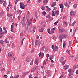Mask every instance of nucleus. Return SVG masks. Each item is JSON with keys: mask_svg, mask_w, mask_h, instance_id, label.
Instances as JSON below:
<instances>
[{"mask_svg": "<svg viewBox=\"0 0 78 78\" xmlns=\"http://www.w3.org/2000/svg\"><path fill=\"white\" fill-rule=\"evenodd\" d=\"M66 34H62L59 35V42H62V39L66 37Z\"/></svg>", "mask_w": 78, "mask_h": 78, "instance_id": "obj_1", "label": "nucleus"}, {"mask_svg": "<svg viewBox=\"0 0 78 78\" xmlns=\"http://www.w3.org/2000/svg\"><path fill=\"white\" fill-rule=\"evenodd\" d=\"M37 69H38V66H36L31 69V71L34 72L35 71H36V70H37Z\"/></svg>", "mask_w": 78, "mask_h": 78, "instance_id": "obj_2", "label": "nucleus"}, {"mask_svg": "<svg viewBox=\"0 0 78 78\" xmlns=\"http://www.w3.org/2000/svg\"><path fill=\"white\" fill-rule=\"evenodd\" d=\"M20 8H21V9H25V5L23 3H21L20 4Z\"/></svg>", "mask_w": 78, "mask_h": 78, "instance_id": "obj_3", "label": "nucleus"}, {"mask_svg": "<svg viewBox=\"0 0 78 78\" xmlns=\"http://www.w3.org/2000/svg\"><path fill=\"white\" fill-rule=\"evenodd\" d=\"M35 42L36 45H37V44L41 45V42L38 40L35 41Z\"/></svg>", "mask_w": 78, "mask_h": 78, "instance_id": "obj_4", "label": "nucleus"}, {"mask_svg": "<svg viewBox=\"0 0 78 78\" xmlns=\"http://www.w3.org/2000/svg\"><path fill=\"white\" fill-rule=\"evenodd\" d=\"M32 19H33V17H32L31 19L30 20H27V22L29 24V25H30V24H31V22H32Z\"/></svg>", "mask_w": 78, "mask_h": 78, "instance_id": "obj_5", "label": "nucleus"}, {"mask_svg": "<svg viewBox=\"0 0 78 78\" xmlns=\"http://www.w3.org/2000/svg\"><path fill=\"white\" fill-rule=\"evenodd\" d=\"M64 32V29H59L58 31V33H62Z\"/></svg>", "mask_w": 78, "mask_h": 78, "instance_id": "obj_6", "label": "nucleus"}, {"mask_svg": "<svg viewBox=\"0 0 78 78\" xmlns=\"http://www.w3.org/2000/svg\"><path fill=\"white\" fill-rule=\"evenodd\" d=\"M29 26V24L27 23H26L25 25V28L26 30H27L28 28V27Z\"/></svg>", "mask_w": 78, "mask_h": 78, "instance_id": "obj_7", "label": "nucleus"}, {"mask_svg": "<svg viewBox=\"0 0 78 78\" xmlns=\"http://www.w3.org/2000/svg\"><path fill=\"white\" fill-rule=\"evenodd\" d=\"M29 72H27L23 73L22 75V77H24L25 76H26V75H27V74Z\"/></svg>", "mask_w": 78, "mask_h": 78, "instance_id": "obj_8", "label": "nucleus"}, {"mask_svg": "<svg viewBox=\"0 0 78 78\" xmlns=\"http://www.w3.org/2000/svg\"><path fill=\"white\" fill-rule=\"evenodd\" d=\"M31 60V57H27L26 59V61L27 62H29Z\"/></svg>", "mask_w": 78, "mask_h": 78, "instance_id": "obj_9", "label": "nucleus"}, {"mask_svg": "<svg viewBox=\"0 0 78 78\" xmlns=\"http://www.w3.org/2000/svg\"><path fill=\"white\" fill-rule=\"evenodd\" d=\"M48 2V0H44L43 3L44 5H47V3Z\"/></svg>", "mask_w": 78, "mask_h": 78, "instance_id": "obj_10", "label": "nucleus"}, {"mask_svg": "<svg viewBox=\"0 0 78 78\" xmlns=\"http://www.w3.org/2000/svg\"><path fill=\"white\" fill-rule=\"evenodd\" d=\"M53 50L54 51H57V50H58V47H57L56 45L55 46L54 49H53Z\"/></svg>", "mask_w": 78, "mask_h": 78, "instance_id": "obj_11", "label": "nucleus"}, {"mask_svg": "<svg viewBox=\"0 0 78 78\" xmlns=\"http://www.w3.org/2000/svg\"><path fill=\"white\" fill-rule=\"evenodd\" d=\"M0 44H1L2 46H4V41L2 40H0Z\"/></svg>", "mask_w": 78, "mask_h": 78, "instance_id": "obj_12", "label": "nucleus"}, {"mask_svg": "<svg viewBox=\"0 0 78 78\" xmlns=\"http://www.w3.org/2000/svg\"><path fill=\"white\" fill-rule=\"evenodd\" d=\"M8 56L9 57H11L12 56V52H9L8 53Z\"/></svg>", "mask_w": 78, "mask_h": 78, "instance_id": "obj_13", "label": "nucleus"}, {"mask_svg": "<svg viewBox=\"0 0 78 78\" xmlns=\"http://www.w3.org/2000/svg\"><path fill=\"white\" fill-rule=\"evenodd\" d=\"M69 66L67 65L66 66H64V70H67V69L69 68Z\"/></svg>", "mask_w": 78, "mask_h": 78, "instance_id": "obj_14", "label": "nucleus"}, {"mask_svg": "<svg viewBox=\"0 0 78 78\" xmlns=\"http://www.w3.org/2000/svg\"><path fill=\"white\" fill-rule=\"evenodd\" d=\"M56 5V3L55 2H54L52 4V5H51V7H53V6H55Z\"/></svg>", "mask_w": 78, "mask_h": 78, "instance_id": "obj_15", "label": "nucleus"}, {"mask_svg": "<svg viewBox=\"0 0 78 78\" xmlns=\"http://www.w3.org/2000/svg\"><path fill=\"white\" fill-rule=\"evenodd\" d=\"M25 21H26L25 19V17L24 16L23 20H22L21 21V23H25Z\"/></svg>", "mask_w": 78, "mask_h": 78, "instance_id": "obj_16", "label": "nucleus"}, {"mask_svg": "<svg viewBox=\"0 0 78 78\" xmlns=\"http://www.w3.org/2000/svg\"><path fill=\"white\" fill-rule=\"evenodd\" d=\"M39 57H42L44 56V53H42L41 52H40V53L38 54Z\"/></svg>", "mask_w": 78, "mask_h": 78, "instance_id": "obj_17", "label": "nucleus"}, {"mask_svg": "<svg viewBox=\"0 0 78 78\" xmlns=\"http://www.w3.org/2000/svg\"><path fill=\"white\" fill-rule=\"evenodd\" d=\"M74 14V12L73 11H71L70 12V15L71 16H73Z\"/></svg>", "mask_w": 78, "mask_h": 78, "instance_id": "obj_18", "label": "nucleus"}, {"mask_svg": "<svg viewBox=\"0 0 78 78\" xmlns=\"http://www.w3.org/2000/svg\"><path fill=\"white\" fill-rule=\"evenodd\" d=\"M74 72V71H73L69 72V76H70V75H72L73 74Z\"/></svg>", "mask_w": 78, "mask_h": 78, "instance_id": "obj_19", "label": "nucleus"}, {"mask_svg": "<svg viewBox=\"0 0 78 78\" xmlns=\"http://www.w3.org/2000/svg\"><path fill=\"white\" fill-rule=\"evenodd\" d=\"M55 12L56 16H58V15H59V12L57 11H55Z\"/></svg>", "mask_w": 78, "mask_h": 78, "instance_id": "obj_20", "label": "nucleus"}, {"mask_svg": "<svg viewBox=\"0 0 78 78\" xmlns=\"http://www.w3.org/2000/svg\"><path fill=\"white\" fill-rule=\"evenodd\" d=\"M30 18V15H28L26 16V19L27 20H28Z\"/></svg>", "mask_w": 78, "mask_h": 78, "instance_id": "obj_21", "label": "nucleus"}, {"mask_svg": "<svg viewBox=\"0 0 78 78\" xmlns=\"http://www.w3.org/2000/svg\"><path fill=\"white\" fill-rule=\"evenodd\" d=\"M7 4V3H6V1H5L3 3V6H6Z\"/></svg>", "mask_w": 78, "mask_h": 78, "instance_id": "obj_22", "label": "nucleus"}, {"mask_svg": "<svg viewBox=\"0 0 78 78\" xmlns=\"http://www.w3.org/2000/svg\"><path fill=\"white\" fill-rule=\"evenodd\" d=\"M64 60V58L63 57H62L60 59V61L61 62H62V61H63Z\"/></svg>", "mask_w": 78, "mask_h": 78, "instance_id": "obj_23", "label": "nucleus"}, {"mask_svg": "<svg viewBox=\"0 0 78 78\" xmlns=\"http://www.w3.org/2000/svg\"><path fill=\"white\" fill-rule=\"evenodd\" d=\"M35 64H36L37 65V64H38V60H37V59L36 60Z\"/></svg>", "mask_w": 78, "mask_h": 78, "instance_id": "obj_24", "label": "nucleus"}, {"mask_svg": "<svg viewBox=\"0 0 78 78\" xmlns=\"http://www.w3.org/2000/svg\"><path fill=\"white\" fill-rule=\"evenodd\" d=\"M78 68V66L74 65L73 67L74 69H77Z\"/></svg>", "mask_w": 78, "mask_h": 78, "instance_id": "obj_25", "label": "nucleus"}, {"mask_svg": "<svg viewBox=\"0 0 78 78\" xmlns=\"http://www.w3.org/2000/svg\"><path fill=\"white\" fill-rule=\"evenodd\" d=\"M59 5L60 6V8H63V4H59Z\"/></svg>", "mask_w": 78, "mask_h": 78, "instance_id": "obj_26", "label": "nucleus"}, {"mask_svg": "<svg viewBox=\"0 0 78 78\" xmlns=\"http://www.w3.org/2000/svg\"><path fill=\"white\" fill-rule=\"evenodd\" d=\"M63 47L64 48H66V43L64 42L63 43Z\"/></svg>", "mask_w": 78, "mask_h": 78, "instance_id": "obj_27", "label": "nucleus"}, {"mask_svg": "<svg viewBox=\"0 0 78 78\" xmlns=\"http://www.w3.org/2000/svg\"><path fill=\"white\" fill-rule=\"evenodd\" d=\"M72 45V42L70 41H69V47H70L71 45Z\"/></svg>", "mask_w": 78, "mask_h": 78, "instance_id": "obj_28", "label": "nucleus"}, {"mask_svg": "<svg viewBox=\"0 0 78 78\" xmlns=\"http://www.w3.org/2000/svg\"><path fill=\"white\" fill-rule=\"evenodd\" d=\"M22 23V28H23V27H24V26H25V23Z\"/></svg>", "mask_w": 78, "mask_h": 78, "instance_id": "obj_29", "label": "nucleus"}, {"mask_svg": "<svg viewBox=\"0 0 78 78\" xmlns=\"http://www.w3.org/2000/svg\"><path fill=\"white\" fill-rule=\"evenodd\" d=\"M36 26H34L33 28V31L34 32H35V30H36Z\"/></svg>", "mask_w": 78, "mask_h": 78, "instance_id": "obj_30", "label": "nucleus"}, {"mask_svg": "<svg viewBox=\"0 0 78 78\" xmlns=\"http://www.w3.org/2000/svg\"><path fill=\"white\" fill-rule=\"evenodd\" d=\"M77 6V5H76V4H75L73 5V7H74V8H76Z\"/></svg>", "mask_w": 78, "mask_h": 78, "instance_id": "obj_31", "label": "nucleus"}, {"mask_svg": "<svg viewBox=\"0 0 78 78\" xmlns=\"http://www.w3.org/2000/svg\"><path fill=\"white\" fill-rule=\"evenodd\" d=\"M48 32L49 34H51V33L50 32V29H48Z\"/></svg>", "mask_w": 78, "mask_h": 78, "instance_id": "obj_32", "label": "nucleus"}, {"mask_svg": "<svg viewBox=\"0 0 78 78\" xmlns=\"http://www.w3.org/2000/svg\"><path fill=\"white\" fill-rule=\"evenodd\" d=\"M52 12V16H55V13H54L53 11Z\"/></svg>", "mask_w": 78, "mask_h": 78, "instance_id": "obj_33", "label": "nucleus"}, {"mask_svg": "<svg viewBox=\"0 0 78 78\" xmlns=\"http://www.w3.org/2000/svg\"><path fill=\"white\" fill-rule=\"evenodd\" d=\"M59 21H58V20L56 22H55L54 23V25H57V24H58V22Z\"/></svg>", "mask_w": 78, "mask_h": 78, "instance_id": "obj_34", "label": "nucleus"}, {"mask_svg": "<svg viewBox=\"0 0 78 78\" xmlns=\"http://www.w3.org/2000/svg\"><path fill=\"white\" fill-rule=\"evenodd\" d=\"M75 23H76V21H74L73 23L72 24V25H74L75 24Z\"/></svg>", "mask_w": 78, "mask_h": 78, "instance_id": "obj_35", "label": "nucleus"}, {"mask_svg": "<svg viewBox=\"0 0 78 78\" xmlns=\"http://www.w3.org/2000/svg\"><path fill=\"white\" fill-rule=\"evenodd\" d=\"M25 39V38H24L22 40V42H21V45H22L23 44V41Z\"/></svg>", "mask_w": 78, "mask_h": 78, "instance_id": "obj_36", "label": "nucleus"}, {"mask_svg": "<svg viewBox=\"0 0 78 78\" xmlns=\"http://www.w3.org/2000/svg\"><path fill=\"white\" fill-rule=\"evenodd\" d=\"M29 32H31V31H33V29H32V28H30V29L29 30Z\"/></svg>", "mask_w": 78, "mask_h": 78, "instance_id": "obj_37", "label": "nucleus"}, {"mask_svg": "<svg viewBox=\"0 0 78 78\" xmlns=\"http://www.w3.org/2000/svg\"><path fill=\"white\" fill-rule=\"evenodd\" d=\"M35 16L36 18L37 19V13L36 12L35 13Z\"/></svg>", "mask_w": 78, "mask_h": 78, "instance_id": "obj_38", "label": "nucleus"}, {"mask_svg": "<svg viewBox=\"0 0 78 78\" xmlns=\"http://www.w3.org/2000/svg\"><path fill=\"white\" fill-rule=\"evenodd\" d=\"M44 48H45V46L42 47V48L40 49V50H42L43 51L44 50Z\"/></svg>", "mask_w": 78, "mask_h": 78, "instance_id": "obj_39", "label": "nucleus"}, {"mask_svg": "<svg viewBox=\"0 0 78 78\" xmlns=\"http://www.w3.org/2000/svg\"><path fill=\"white\" fill-rule=\"evenodd\" d=\"M11 31L13 33H14L15 31H14L13 28H11Z\"/></svg>", "mask_w": 78, "mask_h": 78, "instance_id": "obj_40", "label": "nucleus"}, {"mask_svg": "<svg viewBox=\"0 0 78 78\" xmlns=\"http://www.w3.org/2000/svg\"><path fill=\"white\" fill-rule=\"evenodd\" d=\"M46 18H48L49 20L50 19V16L48 15L46 16Z\"/></svg>", "mask_w": 78, "mask_h": 78, "instance_id": "obj_41", "label": "nucleus"}, {"mask_svg": "<svg viewBox=\"0 0 78 78\" xmlns=\"http://www.w3.org/2000/svg\"><path fill=\"white\" fill-rule=\"evenodd\" d=\"M44 27H45V25H42V26L41 29H43L44 30Z\"/></svg>", "mask_w": 78, "mask_h": 78, "instance_id": "obj_42", "label": "nucleus"}, {"mask_svg": "<svg viewBox=\"0 0 78 78\" xmlns=\"http://www.w3.org/2000/svg\"><path fill=\"white\" fill-rule=\"evenodd\" d=\"M65 62H66V61H63L62 62V66H63V65H64L65 64Z\"/></svg>", "mask_w": 78, "mask_h": 78, "instance_id": "obj_43", "label": "nucleus"}, {"mask_svg": "<svg viewBox=\"0 0 78 78\" xmlns=\"http://www.w3.org/2000/svg\"><path fill=\"white\" fill-rule=\"evenodd\" d=\"M42 13L43 16H45L46 14V12H43Z\"/></svg>", "mask_w": 78, "mask_h": 78, "instance_id": "obj_44", "label": "nucleus"}, {"mask_svg": "<svg viewBox=\"0 0 78 78\" xmlns=\"http://www.w3.org/2000/svg\"><path fill=\"white\" fill-rule=\"evenodd\" d=\"M41 9H42V10H44V9H45V7H43V6H41Z\"/></svg>", "mask_w": 78, "mask_h": 78, "instance_id": "obj_45", "label": "nucleus"}, {"mask_svg": "<svg viewBox=\"0 0 78 78\" xmlns=\"http://www.w3.org/2000/svg\"><path fill=\"white\" fill-rule=\"evenodd\" d=\"M33 61H34V60H32L30 64V65H32V64H33Z\"/></svg>", "mask_w": 78, "mask_h": 78, "instance_id": "obj_46", "label": "nucleus"}, {"mask_svg": "<svg viewBox=\"0 0 78 78\" xmlns=\"http://www.w3.org/2000/svg\"><path fill=\"white\" fill-rule=\"evenodd\" d=\"M44 29H41L39 30V31L40 32H42Z\"/></svg>", "mask_w": 78, "mask_h": 78, "instance_id": "obj_47", "label": "nucleus"}, {"mask_svg": "<svg viewBox=\"0 0 78 78\" xmlns=\"http://www.w3.org/2000/svg\"><path fill=\"white\" fill-rule=\"evenodd\" d=\"M19 75H16L14 76V78H18V77H19Z\"/></svg>", "mask_w": 78, "mask_h": 78, "instance_id": "obj_48", "label": "nucleus"}, {"mask_svg": "<svg viewBox=\"0 0 78 78\" xmlns=\"http://www.w3.org/2000/svg\"><path fill=\"white\" fill-rule=\"evenodd\" d=\"M3 3V1L0 0V3H1V4H2Z\"/></svg>", "mask_w": 78, "mask_h": 78, "instance_id": "obj_49", "label": "nucleus"}, {"mask_svg": "<svg viewBox=\"0 0 78 78\" xmlns=\"http://www.w3.org/2000/svg\"><path fill=\"white\" fill-rule=\"evenodd\" d=\"M53 56H52L50 58V60H51L52 59H53Z\"/></svg>", "mask_w": 78, "mask_h": 78, "instance_id": "obj_50", "label": "nucleus"}, {"mask_svg": "<svg viewBox=\"0 0 78 78\" xmlns=\"http://www.w3.org/2000/svg\"><path fill=\"white\" fill-rule=\"evenodd\" d=\"M22 12L21 10H19V14H21L22 13Z\"/></svg>", "mask_w": 78, "mask_h": 78, "instance_id": "obj_51", "label": "nucleus"}, {"mask_svg": "<svg viewBox=\"0 0 78 78\" xmlns=\"http://www.w3.org/2000/svg\"><path fill=\"white\" fill-rule=\"evenodd\" d=\"M72 71V69H70L68 70V72H71Z\"/></svg>", "mask_w": 78, "mask_h": 78, "instance_id": "obj_52", "label": "nucleus"}, {"mask_svg": "<svg viewBox=\"0 0 78 78\" xmlns=\"http://www.w3.org/2000/svg\"><path fill=\"white\" fill-rule=\"evenodd\" d=\"M46 57H47V58H48V57H49V55L48 54H47Z\"/></svg>", "mask_w": 78, "mask_h": 78, "instance_id": "obj_53", "label": "nucleus"}, {"mask_svg": "<svg viewBox=\"0 0 78 78\" xmlns=\"http://www.w3.org/2000/svg\"><path fill=\"white\" fill-rule=\"evenodd\" d=\"M66 52H67L68 53H69V51H70V50L67 49V50L66 51Z\"/></svg>", "mask_w": 78, "mask_h": 78, "instance_id": "obj_54", "label": "nucleus"}, {"mask_svg": "<svg viewBox=\"0 0 78 78\" xmlns=\"http://www.w3.org/2000/svg\"><path fill=\"white\" fill-rule=\"evenodd\" d=\"M33 78V76H32V75L30 74V75L29 78Z\"/></svg>", "mask_w": 78, "mask_h": 78, "instance_id": "obj_55", "label": "nucleus"}, {"mask_svg": "<svg viewBox=\"0 0 78 78\" xmlns=\"http://www.w3.org/2000/svg\"><path fill=\"white\" fill-rule=\"evenodd\" d=\"M25 55H26V54L25 53H23V54L22 55L23 56H25Z\"/></svg>", "mask_w": 78, "mask_h": 78, "instance_id": "obj_56", "label": "nucleus"}, {"mask_svg": "<svg viewBox=\"0 0 78 78\" xmlns=\"http://www.w3.org/2000/svg\"><path fill=\"white\" fill-rule=\"evenodd\" d=\"M55 28H53L51 29V31H54V30H55Z\"/></svg>", "mask_w": 78, "mask_h": 78, "instance_id": "obj_57", "label": "nucleus"}, {"mask_svg": "<svg viewBox=\"0 0 78 78\" xmlns=\"http://www.w3.org/2000/svg\"><path fill=\"white\" fill-rule=\"evenodd\" d=\"M51 48H52V49H53H53H54V45L53 44L51 46Z\"/></svg>", "mask_w": 78, "mask_h": 78, "instance_id": "obj_58", "label": "nucleus"}, {"mask_svg": "<svg viewBox=\"0 0 78 78\" xmlns=\"http://www.w3.org/2000/svg\"><path fill=\"white\" fill-rule=\"evenodd\" d=\"M3 70H4V71H5V70L4 69V68H2V69H1V71H3Z\"/></svg>", "mask_w": 78, "mask_h": 78, "instance_id": "obj_59", "label": "nucleus"}, {"mask_svg": "<svg viewBox=\"0 0 78 78\" xmlns=\"http://www.w3.org/2000/svg\"><path fill=\"white\" fill-rule=\"evenodd\" d=\"M4 75L5 76H4V77L5 78H8V76L7 75Z\"/></svg>", "mask_w": 78, "mask_h": 78, "instance_id": "obj_60", "label": "nucleus"}, {"mask_svg": "<svg viewBox=\"0 0 78 78\" xmlns=\"http://www.w3.org/2000/svg\"><path fill=\"white\" fill-rule=\"evenodd\" d=\"M43 65H45L46 64V63H45V61H44L43 63Z\"/></svg>", "mask_w": 78, "mask_h": 78, "instance_id": "obj_61", "label": "nucleus"}, {"mask_svg": "<svg viewBox=\"0 0 78 78\" xmlns=\"http://www.w3.org/2000/svg\"><path fill=\"white\" fill-rule=\"evenodd\" d=\"M9 7H7V8L6 9V10H7V11H9Z\"/></svg>", "mask_w": 78, "mask_h": 78, "instance_id": "obj_62", "label": "nucleus"}, {"mask_svg": "<svg viewBox=\"0 0 78 78\" xmlns=\"http://www.w3.org/2000/svg\"><path fill=\"white\" fill-rule=\"evenodd\" d=\"M76 74H78V69H77V70L76 71Z\"/></svg>", "mask_w": 78, "mask_h": 78, "instance_id": "obj_63", "label": "nucleus"}, {"mask_svg": "<svg viewBox=\"0 0 78 78\" xmlns=\"http://www.w3.org/2000/svg\"><path fill=\"white\" fill-rule=\"evenodd\" d=\"M68 78H73V76H69Z\"/></svg>", "mask_w": 78, "mask_h": 78, "instance_id": "obj_64", "label": "nucleus"}]
</instances>
